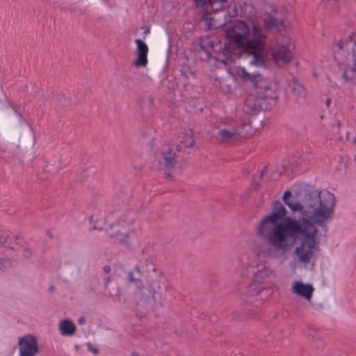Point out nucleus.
Here are the masks:
<instances>
[{"label":"nucleus","instance_id":"5","mask_svg":"<svg viewBox=\"0 0 356 356\" xmlns=\"http://www.w3.org/2000/svg\"><path fill=\"white\" fill-rule=\"evenodd\" d=\"M179 140L180 145H177L175 147V149L170 148L169 150L163 152L165 165L168 169L172 168L175 163V158L177 156L176 152H180L183 147L191 148L196 143L195 138L191 134L188 132L179 135Z\"/></svg>","mask_w":356,"mask_h":356},{"label":"nucleus","instance_id":"31","mask_svg":"<svg viewBox=\"0 0 356 356\" xmlns=\"http://www.w3.org/2000/svg\"><path fill=\"white\" fill-rule=\"evenodd\" d=\"M330 102H331V99L330 98H327V99H326V106L327 107L330 106Z\"/></svg>","mask_w":356,"mask_h":356},{"label":"nucleus","instance_id":"7","mask_svg":"<svg viewBox=\"0 0 356 356\" xmlns=\"http://www.w3.org/2000/svg\"><path fill=\"white\" fill-rule=\"evenodd\" d=\"M19 356H36L39 348L36 338L31 334L22 337L18 343Z\"/></svg>","mask_w":356,"mask_h":356},{"label":"nucleus","instance_id":"36","mask_svg":"<svg viewBox=\"0 0 356 356\" xmlns=\"http://www.w3.org/2000/svg\"><path fill=\"white\" fill-rule=\"evenodd\" d=\"M355 156H356V147H355Z\"/></svg>","mask_w":356,"mask_h":356},{"label":"nucleus","instance_id":"32","mask_svg":"<svg viewBox=\"0 0 356 356\" xmlns=\"http://www.w3.org/2000/svg\"><path fill=\"white\" fill-rule=\"evenodd\" d=\"M24 255L25 256H29V250H24Z\"/></svg>","mask_w":356,"mask_h":356},{"label":"nucleus","instance_id":"15","mask_svg":"<svg viewBox=\"0 0 356 356\" xmlns=\"http://www.w3.org/2000/svg\"><path fill=\"white\" fill-rule=\"evenodd\" d=\"M58 330L63 336L71 337L76 332V326L71 320L64 319L60 322Z\"/></svg>","mask_w":356,"mask_h":356},{"label":"nucleus","instance_id":"20","mask_svg":"<svg viewBox=\"0 0 356 356\" xmlns=\"http://www.w3.org/2000/svg\"><path fill=\"white\" fill-rule=\"evenodd\" d=\"M135 43L137 45V48H136L137 54L140 53V54H147L148 47L143 41H142L140 39H136Z\"/></svg>","mask_w":356,"mask_h":356},{"label":"nucleus","instance_id":"21","mask_svg":"<svg viewBox=\"0 0 356 356\" xmlns=\"http://www.w3.org/2000/svg\"><path fill=\"white\" fill-rule=\"evenodd\" d=\"M129 280L134 283L136 288L142 289L143 288V284L140 280V277H135L133 271L129 273Z\"/></svg>","mask_w":356,"mask_h":356},{"label":"nucleus","instance_id":"18","mask_svg":"<svg viewBox=\"0 0 356 356\" xmlns=\"http://www.w3.org/2000/svg\"><path fill=\"white\" fill-rule=\"evenodd\" d=\"M292 91L298 98L305 97V90L304 88L302 85L296 81L293 84Z\"/></svg>","mask_w":356,"mask_h":356},{"label":"nucleus","instance_id":"33","mask_svg":"<svg viewBox=\"0 0 356 356\" xmlns=\"http://www.w3.org/2000/svg\"><path fill=\"white\" fill-rule=\"evenodd\" d=\"M265 170H266V169H264V170L261 172V174H260V177H261V178L264 176V172H265Z\"/></svg>","mask_w":356,"mask_h":356},{"label":"nucleus","instance_id":"13","mask_svg":"<svg viewBox=\"0 0 356 356\" xmlns=\"http://www.w3.org/2000/svg\"><path fill=\"white\" fill-rule=\"evenodd\" d=\"M236 75L244 82H251L254 87L257 86L262 78L258 73L248 72L244 67H238L236 69Z\"/></svg>","mask_w":356,"mask_h":356},{"label":"nucleus","instance_id":"14","mask_svg":"<svg viewBox=\"0 0 356 356\" xmlns=\"http://www.w3.org/2000/svg\"><path fill=\"white\" fill-rule=\"evenodd\" d=\"M264 24L266 29H275L281 31L284 29V21L282 19L276 17V12L270 15L268 17L264 19Z\"/></svg>","mask_w":356,"mask_h":356},{"label":"nucleus","instance_id":"12","mask_svg":"<svg viewBox=\"0 0 356 356\" xmlns=\"http://www.w3.org/2000/svg\"><path fill=\"white\" fill-rule=\"evenodd\" d=\"M292 291L298 296L303 297L307 300L312 298L314 289L311 284H304L302 282H295L292 286Z\"/></svg>","mask_w":356,"mask_h":356},{"label":"nucleus","instance_id":"1","mask_svg":"<svg viewBox=\"0 0 356 356\" xmlns=\"http://www.w3.org/2000/svg\"><path fill=\"white\" fill-rule=\"evenodd\" d=\"M291 195L289 191L284 193L285 204L293 212L301 211L303 215L302 225L298 230L294 231V242L298 235L301 237L293 254L299 263L308 264L314 257L318 245L316 226H323L331 218L334 211L336 198L333 193L325 189L320 191L305 190L300 201L289 200Z\"/></svg>","mask_w":356,"mask_h":356},{"label":"nucleus","instance_id":"6","mask_svg":"<svg viewBox=\"0 0 356 356\" xmlns=\"http://www.w3.org/2000/svg\"><path fill=\"white\" fill-rule=\"evenodd\" d=\"M293 46L290 40L285 38L271 49V59L277 63H287L292 58Z\"/></svg>","mask_w":356,"mask_h":356},{"label":"nucleus","instance_id":"8","mask_svg":"<svg viewBox=\"0 0 356 356\" xmlns=\"http://www.w3.org/2000/svg\"><path fill=\"white\" fill-rule=\"evenodd\" d=\"M348 47H351V52H348L347 55V61L348 63H353V67H347L343 74V77L346 80L353 81H356V41L350 42L347 44Z\"/></svg>","mask_w":356,"mask_h":356},{"label":"nucleus","instance_id":"17","mask_svg":"<svg viewBox=\"0 0 356 356\" xmlns=\"http://www.w3.org/2000/svg\"><path fill=\"white\" fill-rule=\"evenodd\" d=\"M239 133L236 130H227V129H221L218 132V136L220 140H229L230 139L234 138L235 136H238Z\"/></svg>","mask_w":356,"mask_h":356},{"label":"nucleus","instance_id":"10","mask_svg":"<svg viewBox=\"0 0 356 356\" xmlns=\"http://www.w3.org/2000/svg\"><path fill=\"white\" fill-rule=\"evenodd\" d=\"M197 7L201 8L205 13L222 10L227 0H194Z\"/></svg>","mask_w":356,"mask_h":356},{"label":"nucleus","instance_id":"37","mask_svg":"<svg viewBox=\"0 0 356 356\" xmlns=\"http://www.w3.org/2000/svg\"><path fill=\"white\" fill-rule=\"evenodd\" d=\"M355 141H356V138L354 139V141H353V142H354V143H355Z\"/></svg>","mask_w":356,"mask_h":356},{"label":"nucleus","instance_id":"3","mask_svg":"<svg viewBox=\"0 0 356 356\" xmlns=\"http://www.w3.org/2000/svg\"><path fill=\"white\" fill-rule=\"evenodd\" d=\"M227 43L218 47H213L216 58L225 65L230 63L233 54L237 49L251 51L249 54V65L257 67H265L263 58L254 51H261L265 49L266 37L263 30L254 24H247L243 21L236 22L226 30Z\"/></svg>","mask_w":356,"mask_h":356},{"label":"nucleus","instance_id":"2","mask_svg":"<svg viewBox=\"0 0 356 356\" xmlns=\"http://www.w3.org/2000/svg\"><path fill=\"white\" fill-rule=\"evenodd\" d=\"M295 219L287 218L284 222L286 209L280 202H274L271 213L265 216L257 227V235L264 243H254L252 251L257 258L277 259L280 253L289 250L294 244V231L298 230L303 222V215Z\"/></svg>","mask_w":356,"mask_h":356},{"label":"nucleus","instance_id":"19","mask_svg":"<svg viewBox=\"0 0 356 356\" xmlns=\"http://www.w3.org/2000/svg\"><path fill=\"white\" fill-rule=\"evenodd\" d=\"M147 64V54H137V58L134 62L136 67L143 66L145 67Z\"/></svg>","mask_w":356,"mask_h":356},{"label":"nucleus","instance_id":"25","mask_svg":"<svg viewBox=\"0 0 356 356\" xmlns=\"http://www.w3.org/2000/svg\"><path fill=\"white\" fill-rule=\"evenodd\" d=\"M103 271L104 273L107 274L111 271V268L108 266H104L103 267Z\"/></svg>","mask_w":356,"mask_h":356},{"label":"nucleus","instance_id":"23","mask_svg":"<svg viewBox=\"0 0 356 356\" xmlns=\"http://www.w3.org/2000/svg\"><path fill=\"white\" fill-rule=\"evenodd\" d=\"M86 346H87L88 349L90 351H91L92 353H94L95 355H97V354L98 353V350H97V348H95V347L92 345V343H88L86 344Z\"/></svg>","mask_w":356,"mask_h":356},{"label":"nucleus","instance_id":"16","mask_svg":"<svg viewBox=\"0 0 356 356\" xmlns=\"http://www.w3.org/2000/svg\"><path fill=\"white\" fill-rule=\"evenodd\" d=\"M214 13L213 11H210L209 13H204L202 17V20L204 22L205 25L209 29H217L219 27L223 26L225 24V22H218L217 19L211 17V13Z\"/></svg>","mask_w":356,"mask_h":356},{"label":"nucleus","instance_id":"22","mask_svg":"<svg viewBox=\"0 0 356 356\" xmlns=\"http://www.w3.org/2000/svg\"><path fill=\"white\" fill-rule=\"evenodd\" d=\"M308 336L311 337L314 342H316V339H321V333L315 329H310Z\"/></svg>","mask_w":356,"mask_h":356},{"label":"nucleus","instance_id":"11","mask_svg":"<svg viewBox=\"0 0 356 356\" xmlns=\"http://www.w3.org/2000/svg\"><path fill=\"white\" fill-rule=\"evenodd\" d=\"M161 289L159 281H152L146 287L142 289L140 297L145 301H148L151 299L155 300L156 296H159Z\"/></svg>","mask_w":356,"mask_h":356},{"label":"nucleus","instance_id":"28","mask_svg":"<svg viewBox=\"0 0 356 356\" xmlns=\"http://www.w3.org/2000/svg\"><path fill=\"white\" fill-rule=\"evenodd\" d=\"M111 280V278L110 277H107L106 278H104V282L106 284H107L108 283H109Z\"/></svg>","mask_w":356,"mask_h":356},{"label":"nucleus","instance_id":"34","mask_svg":"<svg viewBox=\"0 0 356 356\" xmlns=\"http://www.w3.org/2000/svg\"><path fill=\"white\" fill-rule=\"evenodd\" d=\"M7 237H8V236H7V235L4 236V237H3V241H1V243H5V242H6V238H7Z\"/></svg>","mask_w":356,"mask_h":356},{"label":"nucleus","instance_id":"26","mask_svg":"<svg viewBox=\"0 0 356 356\" xmlns=\"http://www.w3.org/2000/svg\"><path fill=\"white\" fill-rule=\"evenodd\" d=\"M337 46L339 47V50H342L343 49V43L342 42V41L339 40L337 43Z\"/></svg>","mask_w":356,"mask_h":356},{"label":"nucleus","instance_id":"35","mask_svg":"<svg viewBox=\"0 0 356 356\" xmlns=\"http://www.w3.org/2000/svg\"><path fill=\"white\" fill-rule=\"evenodd\" d=\"M149 33V29H147L145 31H144V33L145 34H147Z\"/></svg>","mask_w":356,"mask_h":356},{"label":"nucleus","instance_id":"27","mask_svg":"<svg viewBox=\"0 0 356 356\" xmlns=\"http://www.w3.org/2000/svg\"><path fill=\"white\" fill-rule=\"evenodd\" d=\"M120 293H121L120 289V288H118L117 293H116V299L118 301L120 300Z\"/></svg>","mask_w":356,"mask_h":356},{"label":"nucleus","instance_id":"29","mask_svg":"<svg viewBox=\"0 0 356 356\" xmlns=\"http://www.w3.org/2000/svg\"><path fill=\"white\" fill-rule=\"evenodd\" d=\"M84 321H85V318H84V317H81V318H79V320H78V322H79V324H82V323H84Z\"/></svg>","mask_w":356,"mask_h":356},{"label":"nucleus","instance_id":"24","mask_svg":"<svg viewBox=\"0 0 356 356\" xmlns=\"http://www.w3.org/2000/svg\"><path fill=\"white\" fill-rule=\"evenodd\" d=\"M229 8L231 9V10L228 12L229 17L236 16L238 14L236 6L234 5L232 8L229 7Z\"/></svg>","mask_w":356,"mask_h":356},{"label":"nucleus","instance_id":"30","mask_svg":"<svg viewBox=\"0 0 356 356\" xmlns=\"http://www.w3.org/2000/svg\"><path fill=\"white\" fill-rule=\"evenodd\" d=\"M135 270L138 273L139 276L140 277L141 276V270H140L138 266H136L135 268Z\"/></svg>","mask_w":356,"mask_h":356},{"label":"nucleus","instance_id":"9","mask_svg":"<svg viewBox=\"0 0 356 356\" xmlns=\"http://www.w3.org/2000/svg\"><path fill=\"white\" fill-rule=\"evenodd\" d=\"M257 97L264 99H275L277 97V92L274 87L270 86L266 80L261 78L259 81L257 86L254 87Z\"/></svg>","mask_w":356,"mask_h":356},{"label":"nucleus","instance_id":"4","mask_svg":"<svg viewBox=\"0 0 356 356\" xmlns=\"http://www.w3.org/2000/svg\"><path fill=\"white\" fill-rule=\"evenodd\" d=\"M236 271L241 277L248 279V282L238 290L241 296L257 297L261 291L260 283L267 279L275 278V272L269 266H259L254 256L248 252L241 254L237 259Z\"/></svg>","mask_w":356,"mask_h":356}]
</instances>
